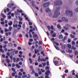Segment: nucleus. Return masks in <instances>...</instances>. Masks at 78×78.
Wrapping results in <instances>:
<instances>
[{"label": "nucleus", "instance_id": "c756f323", "mask_svg": "<svg viewBox=\"0 0 78 78\" xmlns=\"http://www.w3.org/2000/svg\"><path fill=\"white\" fill-rule=\"evenodd\" d=\"M0 51L1 52H2V53H4V52H5V51H4V50H3L2 48L0 49Z\"/></svg>", "mask_w": 78, "mask_h": 78}, {"label": "nucleus", "instance_id": "bf43d9fd", "mask_svg": "<svg viewBox=\"0 0 78 78\" xmlns=\"http://www.w3.org/2000/svg\"><path fill=\"white\" fill-rule=\"evenodd\" d=\"M1 25H4L5 24V23H4V21H3L2 22H1Z\"/></svg>", "mask_w": 78, "mask_h": 78}, {"label": "nucleus", "instance_id": "37998d69", "mask_svg": "<svg viewBox=\"0 0 78 78\" xmlns=\"http://www.w3.org/2000/svg\"><path fill=\"white\" fill-rule=\"evenodd\" d=\"M75 42L74 41H73L72 42V45H75Z\"/></svg>", "mask_w": 78, "mask_h": 78}, {"label": "nucleus", "instance_id": "7ed1b4c3", "mask_svg": "<svg viewBox=\"0 0 78 78\" xmlns=\"http://www.w3.org/2000/svg\"><path fill=\"white\" fill-rule=\"evenodd\" d=\"M64 28L65 30H69V28H71V26L70 25V24H66L65 26H64Z\"/></svg>", "mask_w": 78, "mask_h": 78}, {"label": "nucleus", "instance_id": "4c0bfd02", "mask_svg": "<svg viewBox=\"0 0 78 78\" xmlns=\"http://www.w3.org/2000/svg\"><path fill=\"white\" fill-rule=\"evenodd\" d=\"M16 66L17 67V68H20V66L19 65V64H16Z\"/></svg>", "mask_w": 78, "mask_h": 78}, {"label": "nucleus", "instance_id": "603ef678", "mask_svg": "<svg viewBox=\"0 0 78 78\" xmlns=\"http://www.w3.org/2000/svg\"><path fill=\"white\" fill-rule=\"evenodd\" d=\"M10 62V61L9 59H7V63H9V62Z\"/></svg>", "mask_w": 78, "mask_h": 78}, {"label": "nucleus", "instance_id": "f257e3e1", "mask_svg": "<svg viewBox=\"0 0 78 78\" xmlns=\"http://www.w3.org/2000/svg\"><path fill=\"white\" fill-rule=\"evenodd\" d=\"M60 15V12L59 11H56L54 13V14L53 15V18H57L59 17V16Z\"/></svg>", "mask_w": 78, "mask_h": 78}, {"label": "nucleus", "instance_id": "473e14b6", "mask_svg": "<svg viewBox=\"0 0 78 78\" xmlns=\"http://www.w3.org/2000/svg\"><path fill=\"white\" fill-rule=\"evenodd\" d=\"M18 18L21 21H22L23 20L22 18L20 17V16H19Z\"/></svg>", "mask_w": 78, "mask_h": 78}, {"label": "nucleus", "instance_id": "8fccbe9b", "mask_svg": "<svg viewBox=\"0 0 78 78\" xmlns=\"http://www.w3.org/2000/svg\"><path fill=\"white\" fill-rule=\"evenodd\" d=\"M9 47H12V43H9Z\"/></svg>", "mask_w": 78, "mask_h": 78}, {"label": "nucleus", "instance_id": "a878e982", "mask_svg": "<svg viewBox=\"0 0 78 78\" xmlns=\"http://www.w3.org/2000/svg\"><path fill=\"white\" fill-rule=\"evenodd\" d=\"M1 15L3 18H4V19H5V18H6V16H5V15L4 14L1 13Z\"/></svg>", "mask_w": 78, "mask_h": 78}, {"label": "nucleus", "instance_id": "393cba45", "mask_svg": "<svg viewBox=\"0 0 78 78\" xmlns=\"http://www.w3.org/2000/svg\"><path fill=\"white\" fill-rule=\"evenodd\" d=\"M17 11L18 12H20V13H22L23 12L22 10H19V9H17Z\"/></svg>", "mask_w": 78, "mask_h": 78}, {"label": "nucleus", "instance_id": "4468645a", "mask_svg": "<svg viewBox=\"0 0 78 78\" xmlns=\"http://www.w3.org/2000/svg\"><path fill=\"white\" fill-rule=\"evenodd\" d=\"M33 6L34 7V8H36V9L37 10H39V7H38L36 6V5H33Z\"/></svg>", "mask_w": 78, "mask_h": 78}, {"label": "nucleus", "instance_id": "3c124183", "mask_svg": "<svg viewBox=\"0 0 78 78\" xmlns=\"http://www.w3.org/2000/svg\"><path fill=\"white\" fill-rule=\"evenodd\" d=\"M34 3H35L34 1H32V4L33 6V5H34Z\"/></svg>", "mask_w": 78, "mask_h": 78}, {"label": "nucleus", "instance_id": "9b49d317", "mask_svg": "<svg viewBox=\"0 0 78 78\" xmlns=\"http://www.w3.org/2000/svg\"><path fill=\"white\" fill-rule=\"evenodd\" d=\"M73 20L75 22H76L77 21V19H76V16H73Z\"/></svg>", "mask_w": 78, "mask_h": 78}, {"label": "nucleus", "instance_id": "5fc2aeb1", "mask_svg": "<svg viewBox=\"0 0 78 78\" xmlns=\"http://www.w3.org/2000/svg\"><path fill=\"white\" fill-rule=\"evenodd\" d=\"M9 31V30H8L7 29H5V32H7Z\"/></svg>", "mask_w": 78, "mask_h": 78}, {"label": "nucleus", "instance_id": "c85d7f7f", "mask_svg": "<svg viewBox=\"0 0 78 78\" xmlns=\"http://www.w3.org/2000/svg\"><path fill=\"white\" fill-rule=\"evenodd\" d=\"M7 6L9 7V8H11V4L10 3L8 4Z\"/></svg>", "mask_w": 78, "mask_h": 78}, {"label": "nucleus", "instance_id": "1a4fd4ad", "mask_svg": "<svg viewBox=\"0 0 78 78\" xmlns=\"http://www.w3.org/2000/svg\"><path fill=\"white\" fill-rule=\"evenodd\" d=\"M33 37L34 38V39H35V38H37L38 37V36H37V34H34L33 35Z\"/></svg>", "mask_w": 78, "mask_h": 78}, {"label": "nucleus", "instance_id": "49530a36", "mask_svg": "<svg viewBox=\"0 0 78 78\" xmlns=\"http://www.w3.org/2000/svg\"><path fill=\"white\" fill-rule=\"evenodd\" d=\"M38 49H39V50H42V48L41 46H40L39 48Z\"/></svg>", "mask_w": 78, "mask_h": 78}, {"label": "nucleus", "instance_id": "13d9d810", "mask_svg": "<svg viewBox=\"0 0 78 78\" xmlns=\"http://www.w3.org/2000/svg\"><path fill=\"white\" fill-rule=\"evenodd\" d=\"M6 46H7V45L6 44H5L3 46V48H5L6 47Z\"/></svg>", "mask_w": 78, "mask_h": 78}, {"label": "nucleus", "instance_id": "ea45409f", "mask_svg": "<svg viewBox=\"0 0 78 78\" xmlns=\"http://www.w3.org/2000/svg\"><path fill=\"white\" fill-rule=\"evenodd\" d=\"M13 61L14 62H16V58H13Z\"/></svg>", "mask_w": 78, "mask_h": 78}, {"label": "nucleus", "instance_id": "423d86ee", "mask_svg": "<svg viewBox=\"0 0 78 78\" xmlns=\"http://www.w3.org/2000/svg\"><path fill=\"white\" fill-rule=\"evenodd\" d=\"M60 44L61 46V48L62 49H63V50L66 49V45L65 44H62V43H60Z\"/></svg>", "mask_w": 78, "mask_h": 78}, {"label": "nucleus", "instance_id": "69168bd1", "mask_svg": "<svg viewBox=\"0 0 78 78\" xmlns=\"http://www.w3.org/2000/svg\"><path fill=\"white\" fill-rule=\"evenodd\" d=\"M68 42L69 43H70V42H71V39H69L68 40Z\"/></svg>", "mask_w": 78, "mask_h": 78}, {"label": "nucleus", "instance_id": "774afa93", "mask_svg": "<svg viewBox=\"0 0 78 78\" xmlns=\"http://www.w3.org/2000/svg\"><path fill=\"white\" fill-rule=\"evenodd\" d=\"M29 25H32V23H31V22H30L29 23Z\"/></svg>", "mask_w": 78, "mask_h": 78}, {"label": "nucleus", "instance_id": "72a5a7b5", "mask_svg": "<svg viewBox=\"0 0 78 78\" xmlns=\"http://www.w3.org/2000/svg\"><path fill=\"white\" fill-rule=\"evenodd\" d=\"M24 17L25 18L26 20H27L28 19V17H27V16L26 15H25L24 16Z\"/></svg>", "mask_w": 78, "mask_h": 78}, {"label": "nucleus", "instance_id": "f8f14e48", "mask_svg": "<svg viewBox=\"0 0 78 78\" xmlns=\"http://www.w3.org/2000/svg\"><path fill=\"white\" fill-rule=\"evenodd\" d=\"M45 11L46 12H50L51 11V10L49 8H48L46 9Z\"/></svg>", "mask_w": 78, "mask_h": 78}, {"label": "nucleus", "instance_id": "338daca9", "mask_svg": "<svg viewBox=\"0 0 78 78\" xmlns=\"http://www.w3.org/2000/svg\"><path fill=\"white\" fill-rule=\"evenodd\" d=\"M35 76H37H37H38V74H37V73H35Z\"/></svg>", "mask_w": 78, "mask_h": 78}, {"label": "nucleus", "instance_id": "c9c22d12", "mask_svg": "<svg viewBox=\"0 0 78 78\" xmlns=\"http://www.w3.org/2000/svg\"><path fill=\"white\" fill-rule=\"evenodd\" d=\"M41 55H42L43 56H45V55H44V51H42L41 52Z\"/></svg>", "mask_w": 78, "mask_h": 78}, {"label": "nucleus", "instance_id": "09e8293b", "mask_svg": "<svg viewBox=\"0 0 78 78\" xmlns=\"http://www.w3.org/2000/svg\"><path fill=\"white\" fill-rule=\"evenodd\" d=\"M70 36L72 37V38H75V36L72 35V34H71L70 35Z\"/></svg>", "mask_w": 78, "mask_h": 78}, {"label": "nucleus", "instance_id": "de8ad7c7", "mask_svg": "<svg viewBox=\"0 0 78 78\" xmlns=\"http://www.w3.org/2000/svg\"><path fill=\"white\" fill-rule=\"evenodd\" d=\"M16 8V6H14L13 8L12 9V11H14V9H15V8Z\"/></svg>", "mask_w": 78, "mask_h": 78}, {"label": "nucleus", "instance_id": "e433bc0d", "mask_svg": "<svg viewBox=\"0 0 78 78\" xmlns=\"http://www.w3.org/2000/svg\"><path fill=\"white\" fill-rule=\"evenodd\" d=\"M76 47H78V41L76 42Z\"/></svg>", "mask_w": 78, "mask_h": 78}, {"label": "nucleus", "instance_id": "5701e85b", "mask_svg": "<svg viewBox=\"0 0 78 78\" xmlns=\"http://www.w3.org/2000/svg\"><path fill=\"white\" fill-rule=\"evenodd\" d=\"M54 47L56 49V50H59V48L57 47L56 46L54 45Z\"/></svg>", "mask_w": 78, "mask_h": 78}, {"label": "nucleus", "instance_id": "a18cd8bd", "mask_svg": "<svg viewBox=\"0 0 78 78\" xmlns=\"http://www.w3.org/2000/svg\"><path fill=\"white\" fill-rule=\"evenodd\" d=\"M6 55L7 56H10V53L9 52H7L6 53Z\"/></svg>", "mask_w": 78, "mask_h": 78}, {"label": "nucleus", "instance_id": "dca6fc26", "mask_svg": "<svg viewBox=\"0 0 78 78\" xmlns=\"http://www.w3.org/2000/svg\"><path fill=\"white\" fill-rule=\"evenodd\" d=\"M34 51H35V54H37L38 52L39 51V50L37 49L36 50V49H35L34 50Z\"/></svg>", "mask_w": 78, "mask_h": 78}, {"label": "nucleus", "instance_id": "2eb2a0df", "mask_svg": "<svg viewBox=\"0 0 78 78\" xmlns=\"http://www.w3.org/2000/svg\"><path fill=\"white\" fill-rule=\"evenodd\" d=\"M58 38L59 39H62L63 38V36H62V35H59L58 36Z\"/></svg>", "mask_w": 78, "mask_h": 78}, {"label": "nucleus", "instance_id": "6ab92c4d", "mask_svg": "<svg viewBox=\"0 0 78 78\" xmlns=\"http://www.w3.org/2000/svg\"><path fill=\"white\" fill-rule=\"evenodd\" d=\"M53 43L56 44L57 46H59V43L58 42H57L56 41H54L53 42Z\"/></svg>", "mask_w": 78, "mask_h": 78}, {"label": "nucleus", "instance_id": "6e6552de", "mask_svg": "<svg viewBox=\"0 0 78 78\" xmlns=\"http://www.w3.org/2000/svg\"><path fill=\"white\" fill-rule=\"evenodd\" d=\"M50 4V2H46V3H44L43 6H44V7H47L48 6V5H49Z\"/></svg>", "mask_w": 78, "mask_h": 78}, {"label": "nucleus", "instance_id": "79ce46f5", "mask_svg": "<svg viewBox=\"0 0 78 78\" xmlns=\"http://www.w3.org/2000/svg\"><path fill=\"white\" fill-rule=\"evenodd\" d=\"M71 28H72L73 30H76V27H71Z\"/></svg>", "mask_w": 78, "mask_h": 78}, {"label": "nucleus", "instance_id": "2f4dec72", "mask_svg": "<svg viewBox=\"0 0 78 78\" xmlns=\"http://www.w3.org/2000/svg\"><path fill=\"white\" fill-rule=\"evenodd\" d=\"M23 29H25V24L24 23L23 25Z\"/></svg>", "mask_w": 78, "mask_h": 78}, {"label": "nucleus", "instance_id": "f3484780", "mask_svg": "<svg viewBox=\"0 0 78 78\" xmlns=\"http://www.w3.org/2000/svg\"><path fill=\"white\" fill-rule=\"evenodd\" d=\"M17 27H18V25L17 24H13V28H17Z\"/></svg>", "mask_w": 78, "mask_h": 78}, {"label": "nucleus", "instance_id": "f704fd0d", "mask_svg": "<svg viewBox=\"0 0 78 78\" xmlns=\"http://www.w3.org/2000/svg\"><path fill=\"white\" fill-rule=\"evenodd\" d=\"M29 34H30L29 35L30 37V38H31V37H32V35L31 34V32H29Z\"/></svg>", "mask_w": 78, "mask_h": 78}, {"label": "nucleus", "instance_id": "0eeeda50", "mask_svg": "<svg viewBox=\"0 0 78 78\" xmlns=\"http://www.w3.org/2000/svg\"><path fill=\"white\" fill-rule=\"evenodd\" d=\"M55 59V57H54V58L53 62L55 65V66H58V61H54V59Z\"/></svg>", "mask_w": 78, "mask_h": 78}, {"label": "nucleus", "instance_id": "f03ea898", "mask_svg": "<svg viewBox=\"0 0 78 78\" xmlns=\"http://www.w3.org/2000/svg\"><path fill=\"white\" fill-rule=\"evenodd\" d=\"M66 13L67 15H68L69 14L70 17H72L73 16V12L72 11H70L69 10H66Z\"/></svg>", "mask_w": 78, "mask_h": 78}, {"label": "nucleus", "instance_id": "39448f33", "mask_svg": "<svg viewBox=\"0 0 78 78\" xmlns=\"http://www.w3.org/2000/svg\"><path fill=\"white\" fill-rule=\"evenodd\" d=\"M61 19L62 21H64L65 22H67L68 21V19L66 17H62Z\"/></svg>", "mask_w": 78, "mask_h": 78}, {"label": "nucleus", "instance_id": "9d476101", "mask_svg": "<svg viewBox=\"0 0 78 78\" xmlns=\"http://www.w3.org/2000/svg\"><path fill=\"white\" fill-rule=\"evenodd\" d=\"M49 73H50V71L49 70L46 71V73H45V74L46 75H49Z\"/></svg>", "mask_w": 78, "mask_h": 78}, {"label": "nucleus", "instance_id": "e2e57ef3", "mask_svg": "<svg viewBox=\"0 0 78 78\" xmlns=\"http://www.w3.org/2000/svg\"><path fill=\"white\" fill-rule=\"evenodd\" d=\"M61 51L62 53H65V51H63V50H62Z\"/></svg>", "mask_w": 78, "mask_h": 78}, {"label": "nucleus", "instance_id": "ddd939ff", "mask_svg": "<svg viewBox=\"0 0 78 78\" xmlns=\"http://www.w3.org/2000/svg\"><path fill=\"white\" fill-rule=\"evenodd\" d=\"M8 25L9 26H11L12 25V22L11 21H9L8 23Z\"/></svg>", "mask_w": 78, "mask_h": 78}, {"label": "nucleus", "instance_id": "bb28decb", "mask_svg": "<svg viewBox=\"0 0 78 78\" xmlns=\"http://www.w3.org/2000/svg\"><path fill=\"white\" fill-rule=\"evenodd\" d=\"M76 47H74V46H73L72 47V50H76Z\"/></svg>", "mask_w": 78, "mask_h": 78}, {"label": "nucleus", "instance_id": "20e7f679", "mask_svg": "<svg viewBox=\"0 0 78 78\" xmlns=\"http://www.w3.org/2000/svg\"><path fill=\"white\" fill-rule=\"evenodd\" d=\"M55 5H62V2L61 1H57L54 2Z\"/></svg>", "mask_w": 78, "mask_h": 78}, {"label": "nucleus", "instance_id": "c03bdc74", "mask_svg": "<svg viewBox=\"0 0 78 78\" xmlns=\"http://www.w3.org/2000/svg\"><path fill=\"white\" fill-rule=\"evenodd\" d=\"M42 64H43V66H45L46 65V63L45 62L42 63Z\"/></svg>", "mask_w": 78, "mask_h": 78}, {"label": "nucleus", "instance_id": "a19ab883", "mask_svg": "<svg viewBox=\"0 0 78 78\" xmlns=\"http://www.w3.org/2000/svg\"><path fill=\"white\" fill-rule=\"evenodd\" d=\"M58 23H61V22H62V20H58Z\"/></svg>", "mask_w": 78, "mask_h": 78}, {"label": "nucleus", "instance_id": "6e6d98bb", "mask_svg": "<svg viewBox=\"0 0 78 78\" xmlns=\"http://www.w3.org/2000/svg\"><path fill=\"white\" fill-rule=\"evenodd\" d=\"M41 71L42 72H45V70H43L42 69H41Z\"/></svg>", "mask_w": 78, "mask_h": 78}, {"label": "nucleus", "instance_id": "0e129e2a", "mask_svg": "<svg viewBox=\"0 0 78 78\" xmlns=\"http://www.w3.org/2000/svg\"><path fill=\"white\" fill-rule=\"evenodd\" d=\"M75 3L76 4V5H78V1L77 0L76 1V2H75Z\"/></svg>", "mask_w": 78, "mask_h": 78}, {"label": "nucleus", "instance_id": "a211bd4d", "mask_svg": "<svg viewBox=\"0 0 78 78\" xmlns=\"http://www.w3.org/2000/svg\"><path fill=\"white\" fill-rule=\"evenodd\" d=\"M67 45L69 48H71V47H72V45L70 44H68Z\"/></svg>", "mask_w": 78, "mask_h": 78}, {"label": "nucleus", "instance_id": "aec40b11", "mask_svg": "<svg viewBox=\"0 0 78 78\" xmlns=\"http://www.w3.org/2000/svg\"><path fill=\"white\" fill-rule=\"evenodd\" d=\"M57 28H58L59 29H61V26L59 24H58L57 25Z\"/></svg>", "mask_w": 78, "mask_h": 78}, {"label": "nucleus", "instance_id": "052dcab7", "mask_svg": "<svg viewBox=\"0 0 78 78\" xmlns=\"http://www.w3.org/2000/svg\"><path fill=\"white\" fill-rule=\"evenodd\" d=\"M19 75H20V76H22V73L21 72H19Z\"/></svg>", "mask_w": 78, "mask_h": 78}, {"label": "nucleus", "instance_id": "4d7b16f0", "mask_svg": "<svg viewBox=\"0 0 78 78\" xmlns=\"http://www.w3.org/2000/svg\"><path fill=\"white\" fill-rule=\"evenodd\" d=\"M75 55H77L78 54V51H75Z\"/></svg>", "mask_w": 78, "mask_h": 78}, {"label": "nucleus", "instance_id": "412c9836", "mask_svg": "<svg viewBox=\"0 0 78 78\" xmlns=\"http://www.w3.org/2000/svg\"><path fill=\"white\" fill-rule=\"evenodd\" d=\"M20 58H17L16 59V62H19V61H20Z\"/></svg>", "mask_w": 78, "mask_h": 78}, {"label": "nucleus", "instance_id": "cd10ccee", "mask_svg": "<svg viewBox=\"0 0 78 78\" xmlns=\"http://www.w3.org/2000/svg\"><path fill=\"white\" fill-rule=\"evenodd\" d=\"M56 36V33H54V34H52V37H55Z\"/></svg>", "mask_w": 78, "mask_h": 78}, {"label": "nucleus", "instance_id": "680f3d73", "mask_svg": "<svg viewBox=\"0 0 78 78\" xmlns=\"http://www.w3.org/2000/svg\"><path fill=\"white\" fill-rule=\"evenodd\" d=\"M11 59H13V58L12 57V55H10L9 57Z\"/></svg>", "mask_w": 78, "mask_h": 78}, {"label": "nucleus", "instance_id": "4be33fe9", "mask_svg": "<svg viewBox=\"0 0 78 78\" xmlns=\"http://www.w3.org/2000/svg\"><path fill=\"white\" fill-rule=\"evenodd\" d=\"M29 61H30V64H32V63H33V61H32L31 58H29Z\"/></svg>", "mask_w": 78, "mask_h": 78}, {"label": "nucleus", "instance_id": "58836bf2", "mask_svg": "<svg viewBox=\"0 0 78 78\" xmlns=\"http://www.w3.org/2000/svg\"><path fill=\"white\" fill-rule=\"evenodd\" d=\"M39 45H41V44H42V42L41 41H39V43H38Z\"/></svg>", "mask_w": 78, "mask_h": 78}, {"label": "nucleus", "instance_id": "b1692460", "mask_svg": "<svg viewBox=\"0 0 78 78\" xmlns=\"http://www.w3.org/2000/svg\"><path fill=\"white\" fill-rule=\"evenodd\" d=\"M31 70H32V72L31 73H32V74H34V73H35L34 69H31Z\"/></svg>", "mask_w": 78, "mask_h": 78}, {"label": "nucleus", "instance_id": "7c9ffc66", "mask_svg": "<svg viewBox=\"0 0 78 78\" xmlns=\"http://www.w3.org/2000/svg\"><path fill=\"white\" fill-rule=\"evenodd\" d=\"M47 28H48V30L50 31L51 30V29H50V26H47Z\"/></svg>", "mask_w": 78, "mask_h": 78}, {"label": "nucleus", "instance_id": "864d4df0", "mask_svg": "<svg viewBox=\"0 0 78 78\" xmlns=\"http://www.w3.org/2000/svg\"><path fill=\"white\" fill-rule=\"evenodd\" d=\"M68 72H69V70H68V69H66L65 71V72L66 73H68Z\"/></svg>", "mask_w": 78, "mask_h": 78}]
</instances>
